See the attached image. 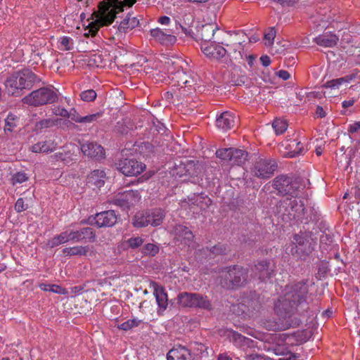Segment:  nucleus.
Instances as JSON below:
<instances>
[{"instance_id": "1", "label": "nucleus", "mask_w": 360, "mask_h": 360, "mask_svg": "<svg viewBox=\"0 0 360 360\" xmlns=\"http://www.w3.org/2000/svg\"><path fill=\"white\" fill-rule=\"evenodd\" d=\"M307 292L308 288L304 283H298L291 287L275 304L277 319L266 321L264 323L266 329L284 330L298 325V321L293 320L292 316L297 304L306 301Z\"/></svg>"}, {"instance_id": "2", "label": "nucleus", "mask_w": 360, "mask_h": 360, "mask_svg": "<svg viewBox=\"0 0 360 360\" xmlns=\"http://www.w3.org/2000/svg\"><path fill=\"white\" fill-rule=\"evenodd\" d=\"M136 0H103L94 12V21L89 24V32L95 35L99 27L111 24L117 13L124 11V7H131Z\"/></svg>"}, {"instance_id": "3", "label": "nucleus", "mask_w": 360, "mask_h": 360, "mask_svg": "<svg viewBox=\"0 0 360 360\" xmlns=\"http://www.w3.org/2000/svg\"><path fill=\"white\" fill-rule=\"evenodd\" d=\"M274 186L279 193L288 196L289 205L295 212H301L304 210V204L300 199V186L298 183L292 182L288 176H281L274 179Z\"/></svg>"}, {"instance_id": "4", "label": "nucleus", "mask_w": 360, "mask_h": 360, "mask_svg": "<svg viewBox=\"0 0 360 360\" xmlns=\"http://www.w3.org/2000/svg\"><path fill=\"white\" fill-rule=\"evenodd\" d=\"M35 81V75L28 69L16 72L6 81L7 92L13 96H19L20 91L30 87Z\"/></svg>"}, {"instance_id": "5", "label": "nucleus", "mask_w": 360, "mask_h": 360, "mask_svg": "<svg viewBox=\"0 0 360 360\" xmlns=\"http://www.w3.org/2000/svg\"><path fill=\"white\" fill-rule=\"evenodd\" d=\"M58 99V95L51 87H43L32 91L23 98L24 103L33 106H39L53 103Z\"/></svg>"}, {"instance_id": "6", "label": "nucleus", "mask_w": 360, "mask_h": 360, "mask_svg": "<svg viewBox=\"0 0 360 360\" xmlns=\"http://www.w3.org/2000/svg\"><path fill=\"white\" fill-rule=\"evenodd\" d=\"M246 274L245 269L242 267H229L227 270L222 271L221 276L224 278V280L221 284L226 288L240 286L245 282Z\"/></svg>"}, {"instance_id": "7", "label": "nucleus", "mask_w": 360, "mask_h": 360, "mask_svg": "<svg viewBox=\"0 0 360 360\" xmlns=\"http://www.w3.org/2000/svg\"><path fill=\"white\" fill-rule=\"evenodd\" d=\"M140 200L141 196L137 191H126L117 193L113 199V203L125 210L137 204Z\"/></svg>"}, {"instance_id": "8", "label": "nucleus", "mask_w": 360, "mask_h": 360, "mask_svg": "<svg viewBox=\"0 0 360 360\" xmlns=\"http://www.w3.org/2000/svg\"><path fill=\"white\" fill-rule=\"evenodd\" d=\"M116 165L118 170L128 176H136L146 169L145 165L134 159L120 160Z\"/></svg>"}, {"instance_id": "9", "label": "nucleus", "mask_w": 360, "mask_h": 360, "mask_svg": "<svg viewBox=\"0 0 360 360\" xmlns=\"http://www.w3.org/2000/svg\"><path fill=\"white\" fill-rule=\"evenodd\" d=\"M276 168L277 165L274 160L261 159L255 164L252 172L258 178L269 179Z\"/></svg>"}, {"instance_id": "10", "label": "nucleus", "mask_w": 360, "mask_h": 360, "mask_svg": "<svg viewBox=\"0 0 360 360\" xmlns=\"http://www.w3.org/2000/svg\"><path fill=\"white\" fill-rule=\"evenodd\" d=\"M152 39L163 45V46H172L176 41V37L175 34H178L177 31H174V29L171 30H162L160 28L152 29L150 31Z\"/></svg>"}, {"instance_id": "11", "label": "nucleus", "mask_w": 360, "mask_h": 360, "mask_svg": "<svg viewBox=\"0 0 360 360\" xmlns=\"http://www.w3.org/2000/svg\"><path fill=\"white\" fill-rule=\"evenodd\" d=\"M218 41H220L217 39V41L211 42H202L201 49L202 53L212 59L219 60L224 58L227 51H230L231 49L229 50L226 49L225 47L219 45Z\"/></svg>"}, {"instance_id": "12", "label": "nucleus", "mask_w": 360, "mask_h": 360, "mask_svg": "<svg viewBox=\"0 0 360 360\" xmlns=\"http://www.w3.org/2000/svg\"><path fill=\"white\" fill-rule=\"evenodd\" d=\"M150 287L153 290V295L158 305V314L162 315L168 305L167 295L164 288L155 282H151Z\"/></svg>"}, {"instance_id": "13", "label": "nucleus", "mask_w": 360, "mask_h": 360, "mask_svg": "<svg viewBox=\"0 0 360 360\" xmlns=\"http://www.w3.org/2000/svg\"><path fill=\"white\" fill-rule=\"evenodd\" d=\"M117 219L115 211L108 210L96 214L95 224L98 227H110L115 224Z\"/></svg>"}, {"instance_id": "14", "label": "nucleus", "mask_w": 360, "mask_h": 360, "mask_svg": "<svg viewBox=\"0 0 360 360\" xmlns=\"http://www.w3.org/2000/svg\"><path fill=\"white\" fill-rule=\"evenodd\" d=\"M228 39L225 41H218L219 44L224 45L229 48V46H235L236 50L243 49V44L245 41L246 35L242 31H238L233 33L226 34Z\"/></svg>"}, {"instance_id": "15", "label": "nucleus", "mask_w": 360, "mask_h": 360, "mask_svg": "<svg viewBox=\"0 0 360 360\" xmlns=\"http://www.w3.org/2000/svg\"><path fill=\"white\" fill-rule=\"evenodd\" d=\"M236 120L237 118L233 112L226 111L217 117L216 125L219 129L226 131L235 125Z\"/></svg>"}, {"instance_id": "16", "label": "nucleus", "mask_w": 360, "mask_h": 360, "mask_svg": "<svg viewBox=\"0 0 360 360\" xmlns=\"http://www.w3.org/2000/svg\"><path fill=\"white\" fill-rule=\"evenodd\" d=\"M65 256H86L92 257L95 255L93 246H74L65 248L63 250Z\"/></svg>"}, {"instance_id": "17", "label": "nucleus", "mask_w": 360, "mask_h": 360, "mask_svg": "<svg viewBox=\"0 0 360 360\" xmlns=\"http://www.w3.org/2000/svg\"><path fill=\"white\" fill-rule=\"evenodd\" d=\"M81 150L84 155L91 158H103L104 150L101 145L94 142H86L81 145Z\"/></svg>"}, {"instance_id": "18", "label": "nucleus", "mask_w": 360, "mask_h": 360, "mask_svg": "<svg viewBox=\"0 0 360 360\" xmlns=\"http://www.w3.org/2000/svg\"><path fill=\"white\" fill-rule=\"evenodd\" d=\"M282 146L288 150L286 155L290 158L301 154L304 150V145L297 139L286 140Z\"/></svg>"}, {"instance_id": "19", "label": "nucleus", "mask_w": 360, "mask_h": 360, "mask_svg": "<svg viewBox=\"0 0 360 360\" xmlns=\"http://www.w3.org/2000/svg\"><path fill=\"white\" fill-rule=\"evenodd\" d=\"M174 233L177 241L191 246L194 238L193 233L186 226L178 225L175 227Z\"/></svg>"}, {"instance_id": "20", "label": "nucleus", "mask_w": 360, "mask_h": 360, "mask_svg": "<svg viewBox=\"0 0 360 360\" xmlns=\"http://www.w3.org/2000/svg\"><path fill=\"white\" fill-rule=\"evenodd\" d=\"M191 352L185 347L179 345L169 351L167 355V360H190Z\"/></svg>"}, {"instance_id": "21", "label": "nucleus", "mask_w": 360, "mask_h": 360, "mask_svg": "<svg viewBox=\"0 0 360 360\" xmlns=\"http://www.w3.org/2000/svg\"><path fill=\"white\" fill-rule=\"evenodd\" d=\"M338 40V37L331 32H325L314 39L316 44L323 47H333Z\"/></svg>"}, {"instance_id": "22", "label": "nucleus", "mask_w": 360, "mask_h": 360, "mask_svg": "<svg viewBox=\"0 0 360 360\" xmlns=\"http://www.w3.org/2000/svg\"><path fill=\"white\" fill-rule=\"evenodd\" d=\"M56 148V143L55 141L49 139L32 145L30 149L33 153H49L53 151Z\"/></svg>"}, {"instance_id": "23", "label": "nucleus", "mask_w": 360, "mask_h": 360, "mask_svg": "<svg viewBox=\"0 0 360 360\" xmlns=\"http://www.w3.org/2000/svg\"><path fill=\"white\" fill-rule=\"evenodd\" d=\"M172 79H176L177 84L179 86H180L181 89L186 87H191L194 84V79L191 78L189 75H188L182 70H177L175 72L174 77Z\"/></svg>"}, {"instance_id": "24", "label": "nucleus", "mask_w": 360, "mask_h": 360, "mask_svg": "<svg viewBox=\"0 0 360 360\" xmlns=\"http://www.w3.org/2000/svg\"><path fill=\"white\" fill-rule=\"evenodd\" d=\"M255 271L259 278L262 281L269 278L273 273V271L269 268V263L266 261L259 262L255 265Z\"/></svg>"}, {"instance_id": "25", "label": "nucleus", "mask_w": 360, "mask_h": 360, "mask_svg": "<svg viewBox=\"0 0 360 360\" xmlns=\"http://www.w3.org/2000/svg\"><path fill=\"white\" fill-rule=\"evenodd\" d=\"M105 174L104 171L99 169L94 170L88 176V184L100 188L103 186L105 183Z\"/></svg>"}, {"instance_id": "26", "label": "nucleus", "mask_w": 360, "mask_h": 360, "mask_svg": "<svg viewBox=\"0 0 360 360\" xmlns=\"http://www.w3.org/2000/svg\"><path fill=\"white\" fill-rule=\"evenodd\" d=\"M139 24V21L136 17H131L128 14L120 23L118 30L120 32H127L137 27Z\"/></svg>"}, {"instance_id": "27", "label": "nucleus", "mask_w": 360, "mask_h": 360, "mask_svg": "<svg viewBox=\"0 0 360 360\" xmlns=\"http://www.w3.org/2000/svg\"><path fill=\"white\" fill-rule=\"evenodd\" d=\"M148 212V224L153 226L161 224L165 217V212L161 209H155Z\"/></svg>"}, {"instance_id": "28", "label": "nucleus", "mask_w": 360, "mask_h": 360, "mask_svg": "<svg viewBox=\"0 0 360 360\" xmlns=\"http://www.w3.org/2000/svg\"><path fill=\"white\" fill-rule=\"evenodd\" d=\"M248 153L241 149L232 148L230 162L232 165H242L247 160Z\"/></svg>"}, {"instance_id": "29", "label": "nucleus", "mask_w": 360, "mask_h": 360, "mask_svg": "<svg viewBox=\"0 0 360 360\" xmlns=\"http://www.w3.org/2000/svg\"><path fill=\"white\" fill-rule=\"evenodd\" d=\"M69 243L68 235L67 230L56 235L51 239L49 240L46 245L51 248L58 246L62 244Z\"/></svg>"}, {"instance_id": "30", "label": "nucleus", "mask_w": 360, "mask_h": 360, "mask_svg": "<svg viewBox=\"0 0 360 360\" xmlns=\"http://www.w3.org/2000/svg\"><path fill=\"white\" fill-rule=\"evenodd\" d=\"M69 243L68 235L67 230L56 235L51 239L49 240L46 245L51 248L58 246L62 244Z\"/></svg>"}, {"instance_id": "31", "label": "nucleus", "mask_w": 360, "mask_h": 360, "mask_svg": "<svg viewBox=\"0 0 360 360\" xmlns=\"http://www.w3.org/2000/svg\"><path fill=\"white\" fill-rule=\"evenodd\" d=\"M353 79V76L348 75L344 77L328 81L324 86L330 89H338L340 86L349 84Z\"/></svg>"}, {"instance_id": "32", "label": "nucleus", "mask_w": 360, "mask_h": 360, "mask_svg": "<svg viewBox=\"0 0 360 360\" xmlns=\"http://www.w3.org/2000/svg\"><path fill=\"white\" fill-rule=\"evenodd\" d=\"M217 30V27L214 25L202 26L201 31L202 42H211L210 41L214 38L215 32Z\"/></svg>"}, {"instance_id": "33", "label": "nucleus", "mask_w": 360, "mask_h": 360, "mask_svg": "<svg viewBox=\"0 0 360 360\" xmlns=\"http://www.w3.org/2000/svg\"><path fill=\"white\" fill-rule=\"evenodd\" d=\"M78 235L79 242L86 241L91 242L95 238V234L90 227H84L79 229H76Z\"/></svg>"}, {"instance_id": "34", "label": "nucleus", "mask_w": 360, "mask_h": 360, "mask_svg": "<svg viewBox=\"0 0 360 360\" xmlns=\"http://www.w3.org/2000/svg\"><path fill=\"white\" fill-rule=\"evenodd\" d=\"M194 293L182 292L178 295V303L184 307H193Z\"/></svg>"}, {"instance_id": "35", "label": "nucleus", "mask_w": 360, "mask_h": 360, "mask_svg": "<svg viewBox=\"0 0 360 360\" xmlns=\"http://www.w3.org/2000/svg\"><path fill=\"white\" fill-rule=\"evenodd\" d=\"M172 174L175 179H181L183 181H186V176H189L190 174L188 173V169L186 167V165L185 164H179V165L176 166L172 170Z\"/></svg>"}, {"instance_id": "36", "label": "nucleus", "mask_w": 360, "mask_h": 360, "mask_svg": "<svg viewBox=\"0 0 360 360\" xmlns=\"http://www.w3.org/2000/svg\"><path fill=\"white\" fill-rule=\"evenodd\" d=\"M193 307H198L203 309H210L211 304L207 297L198 293H194Z\"/></svg>"}, {"instance_id": "37", "label": "nucleus", "mask_w": 360, "mask_h": 360, "mask_svg": "<svg viewBox=\"0 0 360 360\" xmlns=\"http://www.w3.org/2000/svg\"><path fill=\"white\" fill-rule=\"evenodd\" d=\"M101 117V113L97 112L86 116H79L74 115L72 117V120L78 123H92L97 120L99 117Z\"/></svg>"}, {"instance_id": "38", "label": "nucleus", "mask_w": 360, "mask_h": 360, "mask_svg": "<svg viewBox=\"0 0 360 360\" xmlns=\"http://www.w3.org/2000/svg\"><path fill=\"white\" fill-rule=\"evenodd\" d=\"M133 224L136 227H144L148 224V212L137 213L134 218Z\"/></svg>"}, {"instance_id": "39", "label": "nucleus", "mask_w": 360, "mask_h": 360, "mask_svg": "<svg viewBox=\"0 0 360 360\" xmlns=\"http://www.w3.org/2000/svg\"><path fill=\"white\" fill-rule=\"evenodd\" d=\"M141 322V320H139L136 318H134L126 321L125 322L121 323L120 325H118L117 328L119 329L127 331L131 328L138 327Z\"/></svg>"}, {"instance_id": "40", "label": "nucleus", "mask_w": 360, "mask_h": 360, "mask_svg": "<svg viewBox=\"0 0 360 360\" xmlns=\"http://www.w3.org/2000/svg\"><path fill=\"white\" fill-rule=\"evenodd\" d=\"M272 127L275 130L276 134H283L288 128V124L285 120L282 119H276Z\"/></svg>"}, {"instance_id": "41", "label": "nucleus", "mask_w": 360, "mask_h": 360, "mask_svg": "<svg viewBox=\"0 0 360 360\" xmlns=\"http://www.w3.org/2000/svg\"><path fill=\"white\" fill-rule=\"evenodd\" d=\"M276 32L274 27H271L264 34V43L266 46H271L274 44Z\"/></svg>"}, {"instance_id": "42", "label": "nucleus", "mask_w": 360, "mask_h": 360, "mask_svg": "<svg viewBox=\"0 0 360 360\" xmlns=\"http://www.w3.org/2000/svg\"><path fill=\"white\" fill-rule=\"evenodd\" d=\"M159 252V246L154 243H148L142 248L144 255L154 256Z\"/></svg>"}, {"instance_id": "43", "label": "nucleus", "mask_w": 360, "mask_h": 360, "mask_svg": "<svg viewBox=\"0 0 360 360\" xmlns=\"http://www.w3.org/2000/svg\"><path fill=\"white\" fill-rule=\"evenodd\" d=\"M18 117L14 114L10 113L5 120L6 126L5 131H12L13 128L16 126Z\"/></svg>"}, {"instance_id": "44", "label": "nucleus", "mask_w": 360, "mask_h": 360, "mask_svg": "<svg viewBox=\"0 0 360 360\" xmlns=\"http://www.w3.org/2000/svg\"><path fill=\"white\" fill-rule=\"evenodd\" d=\"M97 94L93 89L84 91L80 94L81 99L86 102H91L96 99Z\"/></svg>"}, {"instance_id": "45", "label": "nucleus", "mask_w": 360, "mask_h": 360, "mask_svg": "<svg viewBox=\"0 0 360 360\" xmlns=\"http://www.w3.org/2000/svg\"><path fill=\"white\" fill-rule=\"evenodd\" d=\"M52 111L53 113L57 116H60L63 117H70L71 119L72 117H73L75 115L71 112H69L66 109H65L64 108H61L60 106L54 107Z\"/></svg>"}, {"instance_id": "46", "label": "nucleus", "mask_w": 360, "mask_h": 360, "mask_svg": "<svg viewBox=\"0 0 360 360\" xmlns=\"http://www.w3.org/2000/svg\"><path fill=\"white\" fill-rule=\"evenodd\" d=\"M232 153V148H222L217 150V156L224 160L230 161L231 155Z\"/></svg>"}, {"instance_id": "47", "label": "nucleus", "mask_w": 360, "mask_h": 360, "mask_svg": "<svg viewBox=\"0 0 360 360\" xmlns=\"http://www.w3.org/2000/svg\"><path fill=\"white\" fill-rule=\"evenodd\" d=\"M72 44V39L70 37H63L60 39V48L63 50H70Z\"/></svg>"}, {"instance_id": "48", "label": "nucleus", "mask_w": 360, "mask_h": 360, "mask_svg": "<svg viewBox=\"0 0 360 360\" xmlns=\"http://www.w3.org/2000/svg\"><path fill=\"white\" fill-rule=\"evenodd\" d=\"M28 179L25 173L23 172H17L15 174L11 179L12 184L13 185L17 184H22L26 181Z\"/></svg>"}, {"instance_id": "49", "label": "nucleus", "mask_w": 360, "mask_h": 360, "mask_svg": "<svg viewBox=\"0 0 360 360\" xmlns=\"http://www.w3.org/2000/svg\"><path fill=\"white\" fill-rule=\"evenodd\" d=\"M143 243V240L141 237L131 238L127 240L129 246L131 248H136L142 245Z\"/></svg>"}, {"instance_id": "50", "label": "nucleus", "mask_w": 360, "mask_h": 360, "mask_svg": "<svg viewBox=\"0 0 360 360\" xmlns=\"http://www.w3.org/2000/svg\"><path fill=\"white\" fill-rule=\"evenodd\" d=\"M225 49L227 50H229L231 49L230 51H227V53H226V54L229 55V56H232L236 58H237L238 56H239L240 58H242L241 51L243 50V49H240L239 50H237V49L236 50L235 46H229V48L226 47Z\"/></svg>"}, {"instance_id": "51", "label": "nucleus", "mask_w": 360, "mask_h": 360, "mask_svg": "<svg viewBox=\"0 0 360 360\" xmlns=\"http://www.w3.org/2000/svg\"><path fill=\"white\" fill-rule=\"evenodd\" d=\"M69 242L79 243V238L76 229H67Z\"/></svg>"}, {"instance_id": "52", "label": "nucleus", "mask_w": 360, "mask_h": 360, "mask_svg": "<svg viewBox=\"0 0 360 360\" xmlns=\"http://www.w3.org/2000/svg\"><path fill=\"white\" fill-rule=\"evenodd\" d=\"M229 336L236 343H240L246 340V338L242 335L236 333V332H230Z\"/></svg>"}, {"instance_id": "53", "label": "nucleus", "mask_w": 360, "mask_h": 360, "mask_svg": "<svg viewBox=\"0 0 360 360\" xmlns=\"http://www.w3.org/2000/svg\"><path fill=\"white\" fill-rule=\"evenodd\" d=\"M27 209V205L24 203L22 198H18L15 204V210L18 212H22Z\"/></svg>"}, {"instance_id": "54", "label": "nucleus", "mask_w": 360, "mask_h": 360, "mask_svg": "<svg viewBox=\"0 0 360 360\" xmlns=\"http://www.w3.org/2000/svg\"><path fill=\"white\" fill-rule=\"evenodd\" d=\"M50 291L60 294V295H65L66 293V290L59 285H50Z\"/></svg>"}, {"instance_id": "55", "label": "nucleus", "mask_w": 360, "mask_h": 360, "mask_svg": "<svg viewBox=\"0 0 360 360\" xmlns=\"http://www.w3.org/2000/svg\"><path fill=\"white\" fill-rule=\"evenodd\" d=\"M174 31H177L179 32L178 34H175L176 36V35H180V31H181L182 33H184L186 37H191V30H188L187 28H185L184 27H182L181 25H176V28L175 30H174Z\"/></svg>"}, {"instance_id": "56", "label": "nucleus", "mask_w": 360, "mask_h": 360, "mask_svg": "<svg viewBox=\"0 0 360 360\" xmlns=\"http://www.w3.org/2000/svg\"><path fill=\"white\" fill-rule=\"evenodd\" d=\"M276 75L283 80H288L290 77V74L288 71L283 70L276 72Z\"/></svg>"}, {"instance_id": "57", "label": "nucleus", "mask_w": 360, "mask_h": 360, "mask_svg": "<svg viewBox=\"0 0 360 360\" xmlns=\"http://www.w3.org/2000/svg\"><path fill=\"white\" fill-rule=\"evenodd\" d=\"M225 250L226 249L222 245H217L212 248V252L214 254H224Z\"/></svg>"}, {"instance_id": "58", "label": "nucleus", "mask_w": 360, "mask_h": 360, "mask_svg": "<svg viewBox=\"0 0 360 360\" xmlns=\"http://www.w3.org/2000/svg\"><path fill=\"white\" fill-rule=\"evenodd\" d=\"M246 300H243L241 303V306L244 307V308H242V314H247V315H251L252 311L250 309V305L245 304Z\"/></svg>"}, {"instance_id": "59", "label": "nucleus", "mask_w": 360, "mask_h": 360, "mask_svg": "<svg viewBox=\"0 0 360 360\" xmlns=\"http://www.w3.org/2000/svg\"><path fill=\"white\" fill-rule=\"evenodd\" d=\"M355 102H356V99L350 98L349 100L344 101L342 103V105L343 108H347L352 106Z\"/></svg>"}, {"instance_id": "60", "label": "nucleus", "mask_w": 360, "mask_h": 360, "mask_svg": "<svg viewBox=\"0 0 360 360\" xmlns=\"http://www.w3.org/2000/svg\"><path fill=\"white\" fill-rule=\"evenodd\" d=\"M360 129V122H355L349 126V131L354 133Z\"/></svg>"}, {"instance_id": "61", "label": "nucleus", "mask_w": 360, "mask_h": 360, "mask_svg": "<svg viewBox=\"0 0 360 360\" xmlns=\"http://www.w3.org/2000/svg\"><path fill=\"white\" fill-rule=\"evenodd\" d=\"M260 60H261L262 64L265 67H267L271 64L270 58L267 56H262L260 58Z\"/></svg>"}, {"instance_id": "62", "label": "nucleus", "mask_w": 360, "mask_h": 360, "mask_svg": "<svg viewBox=\"0 0 360 360\" xmlns=\"http://www.w3.org/2000/svg\"><path fill=\"white\" fill-rule=\"evenodd\" d=\"M55 124H56L55 121H53L52 120H45L41 122V125L44 127H49L53 126Z\"/></svg>"}, {"instance_id": "63", "label": "nucleus", "mask_w": 360, "mask_h": 360, "mask_svg": "<svg viewBox=\"0 0 360 360\" xmlns=\"http://www.w3.org/2000/svg\"><path fill=\"white\" fill-rule=\"evenodd\" d=\"M158 22L162 25H168L170 22V18L167 16H162L158 19Z\"/></svg>"}, {"instance_id": "64", "label": "nucleus", "mask_w": 360, "mask_h": 360, "mask_svg": "<svg viewBox=\"0 0 360 360\" xmlns=\"http://www.w3.org/2000/svg\"><path fill=\"white\" fill-rule=\"evenodd\" d=\"M250 358L251 359V360H269L266 359L264 356L259 354L251 355Z\"/></svg>"}]
</instances>
